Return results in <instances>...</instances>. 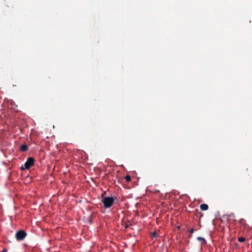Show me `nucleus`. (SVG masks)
<instances>
[{"instance_id": "obj_6", "label": "nucleus", "mask_w": 252, "mask_h": 252, "mask_svg": "<svg viewBox=\"0 0 252 252\" xmlns=\"http://www.w3.org/2000/svg\"><path fill=\"white\" fill-rule=\"evenodd\" d=\"M20 149L22 151H26L28 150V146L26 145H22Z\"/></svg>"}, {"instance_id": "obj_9", "label": "nucleus", "mask_w": 252, "mask_h": 252, "mask_svg": "<svg viewBox=\"0 0 252 252\" xmlns=\"http://www.w3.org/2000/svg\"><path fill=\"white\" fill-rule=\"evenodd\" d=\"M156 235H157V233L156 232H153L152 233V237H156Z\"/></svg>"}, {"instance_id": "obj_7", "label": "nucleus", "mask_w": 252, "mask_h": 252, "mask_svg": "<svg viewBox=\"0 0 252 252\" xmlns=\"http://www.w3.org/2000/svg\"><path fill=\"white\" fill-rule=\"evenodd\" d=\"M125 179L126 180V181H127V182H129L131 180V177L128 175L126 176Z\"/></svg>"}, {"instance_id": "obj_10", "label": "nucleus", "mask_w": 252, "mask_h": 252, "mask_svg": "<svg viewBox=\"0 0 252 252\" xmlns=\"http://www.w3.org/2000/svg\"><path fill=\"white\" fill-rule=\"evenodd\" d=\"M189 232L191 234L190 236H191V234L194 232V229L193 228H191L189 230Z\"/></svg>"}, {"instance_id": "obj_8", "label": "nucleus", "mask_w": 252, "mask_h": 252, "mask_svg": "<svg viewBox=\"0 0 252 252\" xmlns=\"http://www.w3.org/2000/svg\"><path fill=\"white\" fill-rule=\"evenodd\" d=\"M239 242H244L245 241V238L244 237H239L238 239Z\"/></svg>"}, {"instance_id": "obj_3", "label": "nucleus", "mask_w": 252, "mask_h": 252, "mask_svg": "<svg viewBox=\"0 0 252 252\" xmlns=\"http://www.w3.org/2000/svg\"><path fill=\"white\" fill-rule=\"evenodd\" d=\"M34 161L35 160L33 158H29L24 164L25 168L26 169H29L33 165Z\"/></svg>"}, {"instance_id": "obj_11", "label": "nucleus", "mask_w": 252, "mask_h": 252, "mask_svg": "<svg viewBox=\"0 0 252 252\" xmlns=\"http://www.w3.org/2000/svg\"><path fill=\"white\" fill-rule=\"evenodd\" d=\"M7 252V250H6V249H3V250L2 251V252Z\"/></svg>"}, {"instance_id": "obj_4", "label": "nucleus", "mask_w": 252, "mask_h": 252, "mask_svg": "<svg viewBox=\"0 0 252 252\" xmlns=\"http://www.w3.org/2000/svg\"><path fill=\"white\" fill-rule=\"evenodd\" d=\"M200 209L202 211H206L208 209V205L206 204H202L200 206Z\"/></svg>"}, {"instance_id": "obj_5", "label": "nucleus", "mask_w": 252, "mask_h": 252, "mask_svg": "<svg viewBox=\"0 0 252 252\" xmlns=\"http://www.w3.org/2000/svg\"><path fill=\"white\" fill-rule=\"evenodd\" d=\"M197 240L201 241L202 242V244L206 243V240H205L204 238H203L202 237H198L197 238Z\"/></svg>"}, {"instance_id": "obj_2", "label": "nucleus", "mask_w": 252, "mask_h": 252, "mask_svg": "<svg viewBox=\"0 0 252 252\" xmlns=\"http://www.w3.org/2000/svg\"><path fill=\"white\" fill-rule=\"evenodd\" d=\"M27 236V233L24 230H20L16 234V238L18 241L23 240Z\"/></svg>"}, {"instance_id": "obj_1", "label": "nucleus", "mask_w": 252, "mask_h": 252, "mask_svg": "<svg viewBox=\"0 0 252 252\" xmlns=\"http://www.w3.org/2000/svg\"><path fill=\"white\" fill-rule=\"evenodd\" d=\"M101 202L103 203L105 208H109L114 204V199L112 197H105L102 199Z\"/></svg>"}]
</instances>
